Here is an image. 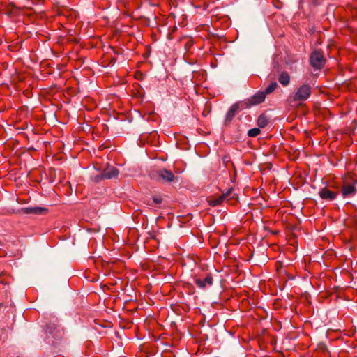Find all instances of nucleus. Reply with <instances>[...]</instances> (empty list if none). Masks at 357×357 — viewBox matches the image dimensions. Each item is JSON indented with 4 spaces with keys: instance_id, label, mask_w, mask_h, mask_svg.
Here are the masks:
<instances>
[{
    "instance_id": "1",
    "label": "nucleus",
    "mask_w": 357,
    "mask_h": 357,
    "mask_svg": "<svg viewBox=\"0 0 357 357\" xmlns=\"http://www.w3.org/2000/svg\"><path fill=\"white\" fill-rule=\"evenodd\" d=\"M342 185L340 193L343 198H350L357 194V176L352 172H347L342 176Z\"/></svg>"
},
{
    "instance_id": "2",
    "label": "nucleus",
    "mask_w": 357,
    "mask_h": 357,
    "mask_svg": "<svg viewBox=\"0 0 357 357\" xmlns=\"http://www.w3.org/2000/svg\"><path fill=\"white\" fill-rule=\"evenodd\" d=\"M234 189L232 188H229L225 192H223L221 195L215 198H209L208 199V204L211 206H216L221 204L224 201L231 205L235 204L238 202V195L233 192Z\"/></svg>"
},
{
    "instance_id": "3",
    "label": "nucleus",
    "mask_w": 357,
    "mask_h": 357,
    "mask_svg": "<svg viewBox=\"0 0 357 357\" xmlns=\"http://www.w3.org/2000/svg\"><path fill=\"white\" fill-rule=\"evenodd\" d=\"M150 177L156 181L167 183L174 182L176 178L172 171L165 168L151 172Z\"/></svg>"
},
{
    "instance_id": "4",
    "label": "nucleus",
    "mask_w": 357,
    "mask_h": 357,
    "mask_svg": "<svg viewBox=\"0 0 357 357\" xmlns=\"http://www.w3.org/2000/svg\"><path fill=\"white\" fill-rule=\"evenodd\" d=\"M309 62L314 70L322 69L326 63L323 51L321 50L312 51L310 55Z\"/></svg>"
},
{
    "instance_id": "5",
    "label": "nucleus",
    "mask_w": 357,
    "mask_h": 357,
    "mask_svg": "<svg viewBox=\"0 0 357 357\" xmlns=\"http://www.w3.org/2000/svg\"><path fill=\"white\" fill-rule=\"evenodd\" d=\"M312 88L307 83L301 84L294 92L292 99L294 102H304L307 100L312 94Z\"/></svg>"
},
{
    "instance_id": "6",
    "label": "nucleus",
    "mask_w": 357,
    "mask_h": 357,
    "mask_svg": "<svg viewBox=\"0 0 357 357\" xmlns=\"http://www.w3.org/2000/svg\"><path fill=\"white\" fill-rule=\"evenodd\" d=\"M45 333L51 335L56 341H61L64 337V329L59 325L50 322L46 325Z\"/></svg>"
},
{
    "instance_id": "7",
    "label": "nucleus",
    "mask_w": 357,
    "mask_h": 357,
    "mask_svg": "<svg viewBox=\"0 0 357 357\" xmlns=\"http://www.w3.org/2000/svg\"><path fill=\"white\" fill-rule=\"evenodd\" d=\"M246 109L244 106L242 101H238L233 104L228 109L225 119V123L229 124L234 117L235 116L236 112L239 110H243Z\"/></svg>"
},
{
    "instance_id": "8",
    "label": "nucleus",
    "mask_w": 357,
    "mask_h": 357,
    "mask_svg": "<svg viewBox=\"0 0 357 357\" xmlns=\"http://www.w3.org/2000/svg\"><path fill=\"white\" fill-rule=\"evenodd\" d=\"M265 98V93L262 91H258L250 98L245 99L242 102L247 109L263 102Z\"/></svg>"
},
{
    "instance_id": "9",
    "label": "nucleus",
    "mask_w": 357,
    "mask_h": 357,
    "mask_svg": "<svg viewBox=\"0 0 357 357\" xmlns=\"http://www.w3.org/2000/svg\"><path fill=\"white\" fill-rule=\"evenodd\" d=\"M338 192L333 191L329 189L328 187H324L321 188L319 191V197L327 202H333L334 201L338 196Z\"/></svg>"
},
{
    "instance_id": "10",
    "label": "nucleus",
    "mask_w": 357,
    "mask_h": 357,
    "mask_svg": "<svg viewBox=\"0 0 357 357\" xmlns=\"http://www.w3.org/2000/svg\"><path fill=\"white\" fill-rule=\"evenodd\" d=\"M119 174V171L116 167H111L105 169L100 175L97 176L96 181H98L102 179H110L116 177Z\"/></svg>"
},
{
    "instance_id": "11",
    "label": "nucleus",
    "mask_w": 357,
    "mask_h": 357,
    "mask_svg": "<svg viewBox=\"0 0 357 357\" xmlns=\"http://www.w3.org/2000/svg\"><path fill=\"white\" fill-rule=\"evenodd\" d=\"M194 282L199 288L204 289L213 284V278L211 273H208L204 278H195Z\"/></svg>"
},
{
    "instance_id": "12",
    "label": "nucleus",
    "mask_w": 357,
    "mask_h": 357,
    "mask_svg": "<svg viewBox=\"0 0 357 357\" xmlns=\"http://www.w3.org/2000/svg\"><path fill=\"white\" fill-rule=\"evenodd\" d=\"M22 211L26 214H42L46 213L47 209L43 207H27L22 208Z\"/></svg>"
},
{
    "instance_id": "13",
    "label": "nucleus",
    "mask_w": 357,
    "mask_h": 357,
    "mask_svg": "<svg viewBox=\"0 0 357 357\" xmlns=\"http://www.w3.org/2000/svg\"><path fill=\"white\" fill-rule=\"evenodd\" d=\"M278 81H279L280 84H282V86H288L290 83L289 74L286 71L282 72L278 77Z\"/></svg>"
},
{
    "instance_id": "14",
    "label": "nucleus",
    "mask_w": 357,
    "mask_h": 357,
    "mask_svg": "<svg viewBox=\"0 0 357 357\" xmlns=\"http://www.w3.org/2000/svg\"><path fill=\"white\" fill-rule=\"evenodd\" d=\"M269 122V119L265 114H261L257 119V126L259 128L266 127Z\"/></svg>"
},
{
    "instance_id": "15",
    "label": "nucleus",
    "mask_w": 357,
    "mask_h": 357,
    "mask_svg": "<svg viewBox=\"0 0 357 357\" xmlns=\"http://www.w3.org/2000/svg\"><path fill=\"white\" fill-rule=\"evenodd\" d=\"M277 86H278L277 82H273L266 88L265 91H262V92L264 93L265 96H266V95H268V94L271 93L272 92H273L276 89Z\"/></svg>"
},
{
    "instance_id": "16",
    "label": "nucleus",
    "mask_w": 357,
    "mask_h": 357,
    "mask_svg": "<svg viewBox=\"0 0 357 357\" xmlns=\"http://www.w3.org/2000/svg\"><path fill=\"white\" fill-rule=\"evenodd\" d=\"M317 353H318L317 354L318 355H324V356L330 355L329 351H328V349L326 348V346L324 344H319V346L317 347Z\"/></svg>"
},
{
    "instance_id": "17",
    "label": "nucleus",
    "mask_w": 357,
    "mask_h": 357,
    "mask_svg": "<svg viewBox=\"0 0 357 357\" xmlns=\"http://www.w3.org/2000/svg\"><path fill=\"white\" fill-rule=\"evenodd\" d=\"M261 132V130L258 128H254L248 130V135L250 137H255L258 136Z\"/></svg>"
},
{
    "instance_id": "18",
    "label": "nucleus",
    "mask_w": 357,
    "mask_h": 357,
    "mask_svg": "<svg viewBox=\"0 0 357 357\" xmlns=\"http://www.w3.org/2000/svg\"><path fill=\"white\" fill-rule=\"evenodd\" d=\"M194 44V41L191 38H187L184 44L185 49L189 50Z\"/></svg>"
},
{
    "instance_id": "19",
    "label": "nucleus",
    "mask_w": 357,
    "mask_h": 357,
    "mask_svg": "<svg viewBox=\"0 0 357 357\" xmlns=\"http://www.w3.org/2000/svg\"><path fill=\"white\" fill-rule=\"evenodd\" d=\"M153 202L155 204H160L162 202V198L161 197H160V196H158V197H153Z\"/></svg>"
},
{
    "instance_id": "20",
    "label": "nucleus",
    "mask_w": 357,
    "mask_h": 357,
    "mask_svg": "<svg viewBox=\"0 0 357 357\" xmlns=\"http://www.w3.org/2000/svg\"><path fill=\"white\" fill-rule=\"evenodd\" d=\"M3 275H4V273L3 272L0 273V284H4V285L8 284V282H6L3 278Z\"/></svg>"
},
{
    "instance_id": "21",
    "label": "nucleus",
    "mask_w": 357,
    "mask_h": 357,
    "mask_svg": "<svg viewBox=\"0 0 357 357\" xmlns=\"http://www.w3.org/2000/svg\"><path fill=\"white\" fill-rule=\"evenodd\" d=\"M114 52L116 54H121V52H120V50H117V51H116V50H114Z\"/></svg>"
},
{
    "instance_id": "22",
    "label": "nucleus",
    "mask_w": 357,
    "mask_h": 357,
    "mask_svg": "<svg viewBox=\"0 0 357 357\" xmlns=\"http://www.w3.org/2000/svg\"><path fill=\"white\" fill-rule=\"evenodd\" d=\"M356 229H357V225H356Z\"/></svg>"
}]
</instances>
